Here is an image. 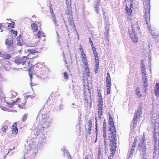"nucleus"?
I'll use <instances>...</instances> for the list:
<instances>
[{
	"instance_id": "6",
	"label": "nucleus",
	"mask_w": 159,
	"mask_h": 159,
	"mask_svg": "<svg viewBox=\"0 0 159 159\" xmlns=\"http://www.w3.org/2000/svg\"><path fill=\"white\" fill-rule=\"evenodd\" d=\"M144 5H146L145 7H146L144 9V11L145 12V19L146 21V24H148V22H149L150 20V8L149 2H148V3H147L146 2H143Z\"/></svg>"
},
{
	"instance_id": "36",
	"label": "nucleus",
	"mask_w": 159,
	"mask_h": 159,
	"mask_svg": "<svg viewBox=\"0 0 159 159\" xmlns=\"http://www.w3.org/2000/svg\"><path fill=\"white\" fill-rule=\"evenodd\" d=\"M28 116L27 114H25L23 116L22 118V120L23 122H25L27 119V117Z\"/></svg>"
},
{
	"instance_id": "26",
	"label": "nucleus",
	"mask_w": 159,
	"mask_h": 159,
	"mask_svg": "<svg viewBox=\"0 0 159 159\" xmlns=\"http://www.w3.org/2000/svg\"><path fill=\"white\" fill-rule=\"evenodd\" d=\"M39 143H42L46 139L45 136L44 134H41L39 137Z\"/></svg>"
},
{
	"instance_id": "32",
	"label": "nucleus",
	"mask_w": 159,
	"mask_h": 159,
	"mask_svg": "<svg viewBox=\"0 0 159 159\" xmlns=\"http://www.w3.org/2000/svg\"><path fill=\"white\" fill-rule=\"evenodd\" d=\"M34 65H31V67H29L28 69V71L29 72V75L30 76L31 80L32 78V73L31 72H30L31 70L32 67H34ZM29 67H30V66H29Z\"/></svg>"
},
{
	"instance_id": "35",
	"label": "nucleus",
	"mask_w": 159,
	"mask_h": 159,
	"mask_svg": "<svg viewBox=\"0 0 159 159\" xmlns=\"http://www.w3.org/2000/svg\"><path fill=\"white\" fill-rule=\"evenodd\" d=\"M15 24V23L13 21H12L11 23H8V27L9 28H14Z\"/></svg>"
},
{
	"instance_id": "42",
	"label": "nucleus",
	"mask_w": 159,
	"mask_h": 159,
	"mask_svg": "<svg viewBox=\"0 0 159 159\" xmlns=\"http://www.w3.org/2000/svg\"><path fill=\"white\" fill-rule=\"evenodd\" d=\"M11 33L14 34L15 37H16L17 35V31H15L14 30H11Z\"/></svg>"
},
{
	"instance_id": "15",
	"label": "nucleus",
	"mask_w": 159,
	"mask_h": 159,
	"mask_svg": "<svg viewBox=\"0 0 159 159\" xmlns=\"http://www.w3.org/2000/svg\"><path fill=\"white\" fill-rule=\"evenodd\" d=\"M14 148V147L12 149ZM12 150V149L5 148L2 149L1 152L0 153V159H4L6 156L9 153L10 151Z\"/></svg>"
},
{
	"instance_id": "19",
	"label": "nucleus",
	"mask_w": 159,
	"mask_h": 159,
	"mask_svg": "<svg viewBox=\"0 0 159 159\" xmlns=\"http://www.w3.org/2000/svg\"><path fill=\"white\" fill-rule=\"evenodd\" d=\"M84 70L83 73V78H87L89 76L90 72L89 68L88 66L87 67L84 66Z\"/></svg>"
},
{
	"instance_id": "63",
	"label": "nucleus",
	"mask_w": 159,
	"mask_h": 159,
	"mask_svg": "<svg viewBox=\"0 0 159 159\" xmlns=\"http://www.w3.org/2000/svg\"><path fill=\"white\" fill-rule=\"evenodd\" d=\"M98 106H99V104Z\"/></svg>"
},
{
	"instance_id": "64",
	"label": "nucleus",
	"mask_w": 159,
	"mask_h": 159,
	"mask_svg": "<svg viewBox=\"0 0 159 159\" xmlns=\"http://www.w3.org/2000/svg\"><path fill=\"white\" fill-rule=\"evenodd\" d=\"M43 114H42V116H43Z\"/></svg>"
},
{
	"instance_id": "37",
	"label": "nucleus",
	"mask_w": 159,
	"mask_h": 159,
	"mask_svg": "<svg viewBox=\"0 0 159 159\" xmlns=\"http://www.w3.org/2000/svg\"><path fill=\"white\" fill-rule=\"evenodd\" d=\"M133 153V152L129 151V152L127 154V159H129L131 157H132Z\"/></svg>"
},
{
	"instance_id": "53",
	"label": "nucleus",
	"mask_w": 159,
	"mask_h": 159,
	"mask_svg": "<svg viewBox=\"0 0 159 159\" xmlns=\"http://www.w3.org/2000/svg\"><path fill=\"white\" fill-rule=\"evenodd\" d=\"M85 159H88V155L86 156Z\"/></svg>"
},
{
	"instance_id": "8",
	"label": "nucleus",
	"mask_w": 159,
	"mask_h": 159,
	"mask_svg": "<svg viewBox=\"0 0 159 159\" xmlns=\"http://www.w3.org/2000/svg\"><path fill=\"white\" fill-rule=\"evenodd\" d=\"M135 27L134 25L132 26V30H129V33L130 35V37L132 41L134 43H137L138 42V38L137 36L136 32L135 31L134 29Z\"/></svg>"
},
{
	"instance_id": "14",
	"label": "nucleus",
	"mask_w": 159,
	"mask_h": 159,
	"mask_svg": "<svg viewBox=\"0 0 159 159\" xmlns=\"http://www.w3.org/2000/svg\"><path fill=\"white\" fill-rule=\"evenodd\" d=\"M66 3L67 5V11H66V15L69 16H72L71 0H66Z\"/></svg>"
},
{
	"instance_id": "9",
	"label": "nucleus",
	"mask_w": 159,
	"mask_h": 159,
	"mask_svg": "<svg viewBox=\"0 0 159 159\" xmlns=\"http://www.w3.org/2000/svg\"><path fill=\"white\" fill-rule=\"evenodd\" d=\"M104 20H105V31L104 34L107 37V40L108 41L109 34V30L110 29V28L109 26L110 25V22L107 17H104Z\"/></svg>"
},
{
	"instance_id": "30",
	"label": "nucleus",
	"mask_w": 159,
	"mask_h": 159,
	"mask_svg": "<svg viewBox=\"0 0 159 159\" xmlns=\"http://www.w3.org/2000/svg\"><path fill=\"white\" fill-rule=\"evenodd\" d=\"M4 59H8L10 58L11 56L10 54H2V56H1Z\"/></svg>"
},
{
	"instance_id": "60",
	"label": "nucleus",
	"mask_w": 159,
	"mask_h": 159,
	"mask_svg": "<svg viewBox=\"0 0 159 159\" xmlns=\"http://www.w3.org/2000/svg\"><path fill=\"white\" fill-rule=\"evenodd\" d=\"M98 112L99 113V111L98 110Z\"/></svg>"
},
{
	"instance_id": "28",
	"label": "nucleus",
	"mask_w": 159,
	"mask_h": 159,
	"mask_svg": "<svg viewBox=\"0 0 159 159\" xmlns=\"http://www.w3.org/2000/svg\"><path fill=\"white\" fill-rule=\"evenodd\" d=\"M136 94L139 98H141L142 96V94L140 92L139 89L137 88L136 90Z\"/></svg>"
},
{
	"instance_id": "17",
	"label": "nucleus",
	"mask_w": 159,
	"mask_h": 159,
	"mask_svg": "<svg viewBox=\"0 0 159 159\" xmlns=\"http://www.w3.org/2000/svg\"><path fill=\"white\" fill-rule=\"evenodd\" d=\"M81 56V61L83 63L84 66L87 67V66L88 65V63L87 61L86 56L85 54L82 52Z\"/></svg>"
},
{
	"instance_id": "12",
	"label": "nucleus",
	"mask_w": 159,
	"mask_h": 159,
	"mask_svg": "<svg viewBox=\"0 0 159 159\" xmlns=\"http://www.w3.org/2000/svg\"><path fill=\"white\" fill-rule=\"evenodd\" d=\"M27 59V57L23 56L21 57H17L15 58L14 62L17 64H21L24 65Z\"/></svg>"
},
{
	"instance_id": "4",
	"label": "nucleus",
	"mask_w": 159,
	"mask_h": 159,
	"mask_svg": "<svg viewBox=\"0 0 159 159\" xmlns=\"http://www.w3.org/2000/svg\"><path fill=\"white\" fill-rule=\"evenodd\" d=\"M140 151L141 157H142L144 159V156L146 154V149L145 148V141L144 136L143 135L141 139L140 142L139 144L138 148Z\"/></svg>"
},
{
	"instance_id": "58",
	"label": "nucleus",
	"mask_w": 159,
	"mask_h": 159,
	"mask_svg": "<svg viewBox=\"0 0 159 159\" xmlns=\"http://www.w3.org/2000/svg\"><path fill=\"white\" fill-rule=\"evenodd\" d=\"M30 62V61H29L28 62V66L29 65Z\"/></svg>"
},
{
	"instance_id": "62",
	"label": "nucleus",
	"mask_w": 159,
	"mask_h": 159,
	"mask_svg": "<svg viewBox=\"0 0 159 159\" xmlns=\"http://www.w3.org/2000/svg\"><path fill=\"white\" fill-rule=\"evenodd\" d=\"M132 4H131L130 5V6H131H131H132Z\"/></svg>"
},
{
	"instance_id": "18",
	"label": "nucleus",
	"mask_w": 159,
	"mask_h": 159,
	"mask_svg": "<svg viewBox=\"0 0 159 159\" xmlns=\"http://www.w3.org/2000/svg\"><path fill=\"white\" fill-rule=\"evenodd\" d=\"M109 124L110 125V127L111 128H110L109 130L112 134H113L116 132V129L115 127H114V122L112 118H110Z\"/></svg>"
},
{
	"instance_id": "54",
	"label": "nucleus",
	"mask_w": 159,
	"mask_h": 159,
	"mask_svg": "<svg viewBox=\"0 0 159 159\" xmlns=\"http://www.w3.org/2000/svg\"><path fill=\"white\" fill-rule=\"evenodd\" d=\"M95 8H96V10L97 12L98 13V8H97L96 7H95Z\"/></svg>"
},
{
	"instance_id": "40",
	"label": "nucleus",
	"mask_w": 159,
	"mask_h": 159,
	"mask_svg": "<svg viewBox=\"0 0 159 159\" xmlns=\"http://www.w3.org/2000/svg\"><path fill=\"white\" fill-rule=\"evenodd\" d=\"M150 31H151V30ZM150 32L153 38H156L158 36V35L156 34V33L153 31H151Z\"/></svg>"
},
{
	"instance_id": "33",
	"label": "nucleus",
	"mask_w": 159,
	"mask_h": 159,
	"mask_svg": "<svg viewBox=\"0 0 159 159\" xmlns=\"http://www.w3.org/2000/svg\"><path fill=\"white\" fill-rule=\"evenodd\" d=\"M107 83H111V78L110 74L109 73H107Z\"/></svg>"
},
{
	"instance_id": "25",
	"label": "nucleus",
	"mask_w": 159,
	"mask_h": 159,
	"mask_svg": "<svg viewBox=\"0 0 159 159\" xmlns=\"http://www.w3.org/2000/svg\"><path fill=\"white\" fill-rule=\"evenodd\" d=\"M8 123L6 124H4L2 126L1 129L2 130L3 133H5L8 129Z\"/></svg>"
},
{
	"instance_id": "39",
	"label": "nucleus",
	"mask_w": 159,
	"mask_h": 159,
	"mask_svg": "<svg viewBox=\"0 0 159 159\" xmlns=\"http://www.w3.org/2000/svg\"><path fill=\"white\" fill-rule=\"evenodd\" d=\"M63 75L64 79L65 80H67L68 78V76L66 71L64 72Z\"/></svg>"
},
{
	"instance_id": "43",
	"label": "nucleus",
	"mask_w": 159,
	"mask_h": 159,
	"mask_svg": "<svg viewBox=\"0 0 159 159\" xmlns=\"http://www.w3.org/2000/svg\"><path fill=\"white\" fill-rule=\"evenodd\" d=\"M79 46H80V48H79V50L80 51H81L80 54H81V53H82V52H83V53H84L83 50V48L82 46L80 44Z\"/></svg>"
},
{
	"instance_id": "20",
	"label": "nucleus",
	"mask_w": 159,
	"mask_h": 159,
	"mask_svg": "<svg viewBox=\"0 0 159 159\" xmlns=\"http://www.w3.org/2000/svg\"><path fill=\"white\" fill-rule=\"evenodd\" d=\"M37 48L33 49L31 48H30L27 50V52H29V54L27 56L29 57L30 56V55L33 54H34L38 53L39 52V51L37 50Z\"/></svg>"
},
{
	"instance_id": "13",
	"label": "nucleus",
	"mask_w": 159,
	"mask_h": 159,
	"mask_svg": "<svg viewBox=\"0 0 159 159\" xmlns=\"http://www.w3.org/2000/svg\"><path fill=\"white\" fill-rule=\"evenodd\" d=\"M142 109V108H139V109L135 113L134 117L133 120V123L132 125V127L133 128L135 127L136 126V120L138 118H139L140 114L141 113Z\"/></svg>"
},
{
	"instance_id": "46",
	"label": "nucleus",
	"mask_w": 159,
	"mask_h": 159,
	"mask_svg": "<svg viewBox=\"0 0 159 159\" xmlns=\"http://www.w3.org/2000/svg\"><path fill=\"white\" fill-rule=\"evenodd\" d=\"M100 99L101 100H100V105H101V106H102L103 105V102H102V99L101 98L102 97L101 95H100Z\"/></svg>"
},
{
	"instance_id": "51",
	"label": "nucleus",
	"mask_w": 159,
	"mask_h": 159,
	"mask_svg": "<svg viewBox=\"0 0 159 159\" xmlns=\"http://www.w3.org/2000/svg\"><path fill=\"white\" fill-rule=\"evenodd\" d=\"M49 9H50V11H51V9L52 10V5H51V6L50 7Z\"/></svg>"
},
{
	"instance_id": "61",
	"label": "nucleus",
	"mask_w": 159,
	"mask_h": 159,
	"mask_svg": "<svg viewBox=\"0 0 159 159\" xmlns=\"http://www.w3.org/2000/svg\"><path fill=\"white\" fill-rule=\"evenodd\" d=\"M99 92H98V95H99Z\"/></svg>"
},
{
	"instance_id": "3",
	"label": "nucleus",
	"mask_w": 159,
	"mask_h": 159,
	"mask_svg": "<svg viewBox=\"0 0 159 159\" xmlns=\"http://www.w3.org/2000/svg\"><path fill=\"white\" fill-rule=\"evenodd\" d=\"M141 73L142 74V79L144 82V87L145 88V90L147 87L148 86V79L147 78V74L145 71V65L143 60L141 61Z\"/></svg>"
},
{
	"instance_id": "57",
	"label": "nucleus",
	"mask_w": 159,
	"mask_h": 159,
	"mask_svg": "<svg viewBox=\"0 0 159 159\" xmlns=\"http://www.w3.org/2000/svg\"><path fill=\"white\" fill-rule=\"evenodd\" d=\"M100 111L101 110H102V109L101 108V107H100Z\"/></svg>"
},
{
	"instance_id": "22",
	"label": "nucleus",
	"mask_w": 159,
	"mask_h": 159,
	"mask_svg": "<svg viewBox=\"0 0 159 159\" xmlns=\"http://www.w3.org/2000/svg\"><path fill=\"white\" fill-rule=\"evenodd\" d=\"M16 122H15L14 123L13 125H12L11 129L13 132H14L16 134L18 131V128L17 127V126L16 125Z\"/></svg>"
},
{
	"instance_id": "41",
	"label": "nucleus",
	"mask_w": 159,
	"mask_h": 159,
	"mask_svg": "<svg viewBox=\"0 0 159 159\" xmlns=\"http://www.w3.org/2000/svg\"><path fill=\"white\" fill-rule=\"evenodd\" d=\"M52 17H53V22H54V23H55V25L56 26H57L58 25V24L57 23V21L56 20V18L55 17V16Z\"/></svg>"
},
{
	"instance_id": "38",
	"label": "nucleus",
	"mask_w": 159,
	"mask_h": 159,
	"mask_svg": "<svg viewBox=\"0 0 159 159\" xmlns=\"http://www.w3.org/2000/svg\"><path fill=\"white\" fill-rule=\"evenodd\" d=\"M43 33L40 30L38 32L37 34H36V36L38 38H40L41 37V33Z\"/></svg>"
},
{
	"instance_id": "27",
	"label": "nucleus",
	"mask_w": 159,
	"mask_h": 159,
	"mask_svg": "<svg viewBox=\"0 0 159 159\" xmlns=\"http://www.w3.org/2000/svg\"><path fill=\"white\" fill-rule=\"evenodd\" d=\"M106 124L105 123V120H104V122L103 124V137L105 138L106 137Z\"/></svg>"
},
{
	"instance_id": "16",
	"label": "nucleus",
	"mask_w": 159,
	"mask_h": 159,
	"mask_svg": "<svg viewBox=\"0 0 159 159\" xmlns=\"http://www.w3.org/2000/svg\"><path fill=\"white\" fill-rule=\"evenodd\" d=\"M156 125H155L154 129V141L155 143L157 142V137L159 138V127L158 126H156Z\"/></svg>"
},
{
	"instance_id": "10",
	"label": "nucleus",
	"mask_w": 159,
	"mask_h": 159,
	"mask_svg": "<svg viewBox=\"0 0 159 159\" xmlns=\"http://www.w3.org/2000/svg\"><path fill=\"white\" fill-rule=\"evenodd\" d=\"M47 119L46 117H44L43 118L40 119L37 128V130L39 131L43 130V128L46 126Z\"/></svg>"
},
{
	"instance_id": "24",
	"label": "nucleus",
	"mask_w": 159,
	"mask_h": 159,
	"mask_svg": "<svg viewBox=\"0 0 159 159\" xmlns=\"http://www.w3.org/2000/svg\"><path fill=\"white\" fill-rule=\"evenodd\" d=\"M31 29L34 32H37L38 30V26L37 24L35 23H33L31 25Z\"/></svg>"
},
{
	"instance_id": "29",
	"label": "nucleus",
	"mask_w": 159,
	"mask_h": 159,
	"mask_svg": "<svg viewBox=\"0 0 159 159\" xmlns=\"http://www.w3.org/2000/svg\"><path fill=\"white\" fill-rule=\"evenodd\" d=\"M111 86V83H107V95L109 94L110 93Z\"/></svg>"
},
{
	"instance_id": "1",
	"label": "nucleus",
	"mask_w": 159,
	"mask_h": 159,
	"mask_svg": "<svg viewBox=\"0 0 159 159\" xmlns=\"http://www.w3.org/2000/svg\"><path fill=\"white\" fill-rule=\"evenodd\" d=\"M84 97L87 105L89 104V108L90 109L91 108L92 103L91 93L89 92V89L88 85H84Z\"/></svg>"
},
{
	"instance_id": "7",
	"label": "nucleus",
	"mask_w": 159,
	"mask_h": 159,
	"mask_svg": "<svg viewBox=\"0 0 159 159\" xmlns=\"http://www.w3.org/2000/svg\"><path fill=\"white\" fill-rule=\"evenodd\" d=\"M33 97L32 95H29L25 97L24 98L20 99V101L18 102V107L21 109H25V107L27 100L30 98L31 99H32Z\"/></svg>"
},
{
	"instance_id": "2",
	"label": "nucleus",
	"mask_w": 159,
	"mask_h": 159,
	"mask_svg": "<svg viewBox=\"0 0 159 159\" xmlns=\"http://www.w3.org/2000/svg\"><path fill=\"white\" fill-rule=\"evenodd\" d=\"M89 43H90L92 47V50L93 52L94 57L95 58V68L94 69L95 72L97 73L98 72V69L99 68V59L98 54L96 51V48L94 47L93 43L92 41L91 40L90 38H89Z\"/></svg>"
},
{
	"instance_id": "23",
	"label": "nucleus",
	"mask_w": 159,
	"mask_h": 159,
	"mask_svg": "<svg viewBox=\"0 0 159 159\" xmlns=\"http://www.w3.org/2000/svg\"><path fill=\"white\" fill-rule=\"evenodd\" d=\"M155 95L157 97L159 96V83H157L156 85V87L154 90Z\"/></svg>"
},
{
	"instance_id": "50",
	"label": "nucleus",
	"mask_w": 159,
	"mask_h": 159,
	"mask_svg": "<svg viewBox=\"0 0 159 159\" xmlns=\"http://www.w3.org/2000/svg\"><path fill=\"white\" fill-rule=\"evenodd\" d=\"M135 27H136L137 28L138 30H139L140 28H139V26H138L137 25H135Z\"/></svg>"
},
{
	"instance_id": "59",
	"label": "nucleus",
	"mask_w": 159,
	"mask_h": 159,
	"mask_svg": "<svg viewBox=\"0 0 159 159\" xmlns=\"http://www.w3.org/2000/svg\"><path fill=\"white\" fill-rule=\"evenodd\" d=\"M102 115V113H100V116H101Z\"/></svg>"
},
{
	"instance_id": "52",
	"label": "nucleus",
	"mask_w": 159,
	"mask_h": 159,
	"mask_svg": "<svg viewBox=\"0 0 159 159\" xmlns=\"http://www.w3.org/2000/svg\"><path fill=\"white\" fill-rule=\"evenodd\" d=\"M149 61H151V57H150L149 58ZM149 63H150V62H149Z\"/></svg>"
},
{
	"instance_id": "48",
	"label": "nucleus",
	"mask_w": 159,
	"mask_h": 159,
	"mask_svg": "<svg viewBox=\"0 0 159 159\" xmlns=\"http://www.w3.org/2000/svg\"><path fill=\"white\" fill-rule=\"evenodd\" d=\"M20 40H19V41H18L19 42H17V44L19 45H20V46H22L23 45V43H22L20 42Z\"/></svg>"
},
{
	"instance_id": "44",
	"label": "nucleus",
	"mask_w": 159,
	"mask_h": 159,
	"mask_svg": "<svg viewBox=\"0 0 159 159\" xmlns=\"http://www.w3.org/2000/svg\"><path fill=\"white\" fill-rule=\"evenodd\" d=\"M116 148V145L115 146H114V148H112L110 149L111 151H112V152H114L113 153H114L115 152V151Z\"/></svg>"
},
{
	"instance_id": "49",
	"label": "nucleus",
	"mask_w": 159,
	"mask_h": 159,
	"mask_svg": "<svg viewBox=\"0 0 159 159\" xmlns=\"http://www.w3.org/2000/svg\"><path fill=\"white\" fill-rule=\"evenodd\" d=\"M91 129H92V126H90L89 127V129H88V130H89V134L91 133V132H90V131H91L92 130Z\"/></svg>"
},
{
	"instance_id": "55",
	"label": "nucleus",
	"mask_w": 159,
	"mask_h": 159,
	"mask_svg": "<svg viewBox=\"0 0 159 159\" xmlns=\"http://www.w3.org/2000/svg\"><path fill=\"white\" fill-rule=\"evenodd\" d=\"M98 156L99 155V151H98Z\"/></svg>"
},
{
	"instance_id": "5",
	"label": "nucleus",
	"mask_w": 159,
	"mask_h": 159,
	"mask_svg": "<svg viewBox=\"0 0 159 159\" xmlns=\"http://www.w3.org/2000/svg\"><path fill=\"white\" fill-rule=\"evenodd\" d=\"M15 102H13L11 104L9 103L6 101L5 98H0V107L3 110L7 111L8 110L9 108H12L13 105L15 104Z\"/></svg>"
},
{
	"instance_id": "45",
	"label": "nucleus",
	"mask_w": 159,
	"mask_h": 159,
	"mask_svg": "<svg viewBox=\"0 0 159 159\" xmlns=\"http://www.w3.org/2000/svg\"><path fill=\"white\" fill-rule=\"evenodd\" d=\"M92 121L91 120H89V122H88V126H89H89H92Z\"/></svg>"
},
{
	"instance_id": "34",
	"label": "nucleus",
	"mask_w": 159,
	"mask_h": 159,
	"mask_svg": "<svg viewBox=\"0 0 159 159\" xmlns=\"http://www.w3.org/2000/svg\"><path fill=\"white\" fill-rule=\"evenodd\" d=\"M125 10L126 11V13L128 15L130 16L131 15L132 10L130 8H129L127 7L126 8Z\"/></svg>"
},
{
	"instance_id": "56",
	"label": "nucleus",
	"mask_w": 159,
	"mask_h": 159,
	"mask_svg": "<svg viewBox=\"0 0 159 159\" xmlns=\"http://www.w3.org/2000/svg\"><path fill=\"white\" fill-rule=\"evenodd\" d=\"M17 38L18 39H18H20V36H19L17 37Z\"/></svg>"
},
{
	"instance_id": "47",
	"label": "nucleus",
	"mask_w": 159,
	"mask_h": 159,
	"mask_svg": "<svg viewBox=\"0 0 159 159\" xmlns=\"http://www.w3.org/2000/svg\"><path fill=\"white\" fill-rule=\"evenodd\" d=\"M50 11V12H51V14L52 15V17H53V16H55L54 14V12L53 11V10H52L51 9V11Z\"/></svg>"
},
{
	"instance_id": "31",
	"label": "nucleus",
	"mask_w": 159,
	"mask_h": 159,
	"mask_svg": "<svg viewBox=\"0 0 159 159\" xmlns=\"http://www.w3.org/2000/svg\"><path fill=\"white\" fill-rule=\"evenodd\" d=\"M68 20L70 25H73L74 23L72 16H69V17H68Z\"/></svg>"
},
{
	"instance_id": "21",
	"label": "nucleus",
	"mask_w": 159,
	"mask_h": 159,
	"mask_svg": "<svg viewBox=\"0 0 159 159\" xmlns=\"http://www.w3.org/2000/svg\"><path fill=\"white\" fill-rule=\"evenodd\" d=\"M6 44L7 45V48H8L12 46L13 42V40H11L9 38H7L5 42Z\"/></svg>"
},
{
	"instance_id": "11",
	"label": "nucleus",
	"mask_w": 159,
	"mask_h": 159,
	"mask_svg": "<svg viewBox=\"0 0 159 159\" xmlns=\"http://www.w3.org/2000/svg\"><path fill=\"white\" fill-rule=\"evenodd\" d=\"M134 134V132L133 131L132 132H131L129 135V139L131 141L132 140H134L133 144L132 145V147L130 149V152H133L135 149L136 143L137 139H136V137H135V135L133 136Z\"/></svg>"
}]
</instances>
